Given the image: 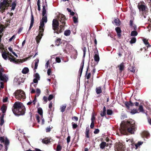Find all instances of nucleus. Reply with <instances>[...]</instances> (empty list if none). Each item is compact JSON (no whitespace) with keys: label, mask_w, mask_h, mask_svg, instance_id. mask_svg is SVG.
<instances>
[{"label":"nucleus","mask_w":151,"mask_h":151,"mask_svg":"<svg viewBox=\"0 0 151 151\" xmlns=\"http://www.w3.org/2000/svg\"><path fill=\"white\" fill-rule=\"evenodd\" d=\"M66 17L65 16L61 14L60 15L59 21L54 19L52 21V28L54 30V33L58 34L62 33L66 25L65 20Z\"/></svg>","instance_id":"f257e3e1"},{"label":"nucleus","mask_w":151,"mask_h":151,"mask_svg":"<svg viewBox=\"0 0 151 151\" xmlns=\"http://www.w3.org/2000/svg\"><path fill=\"white\" fill-rule=\"evenodd\" d=\"M120 131L122 134L127 135V132L133 134L136 128L134 121L130 120L128 121H124L120 124Z\"/></svg>","instance_id":"f03ea898"},{"label":"nucleus","mask_w":151,"mask_h":151,"mask_svg":"<svg viewBox=\"0 0 151 151\" xmlns=\"http://www.w3.org/2000/svg\"><path fill=\"white\" fill-rule=\"evenodd\" d=\"M12 110L15 115L19 116L24 115L26 110L25 106L22 103L17 101L14 103Z\"/></svg>","instance_id":"7ed1b4c3"},{"label":"nucleus","mask_w":151,"mask_h":151,"mask_svg":"<svg viewBox=\"0 0 151 151\" xmlns=\"http://www.w3.org/2000/svg\"><path fill=\"white\" fill-rule=\"evenodd\" d=\"M137 7L140 12H142V16H143L144 18L146 17L145 14V12L147 9V7L145 4L143 2H140L138 4Z\"/></svg>","instance_id":"20e7f679"},{"label":"nucleus","mask_w":151,"mask_h":151,"mask_svg":"<svg viewBox=\"0 0 151 151\" xmlns=\"http://www.w3.org/2000/svg\"><path fill=\"white\" fill-rule=\"evenodd\" d=\"M9 2L8 0H1L0 3V9L2 13L8 9L10 5Z\"/></svg>","instance_id":"39448f33"},{"label":"nucleus","mask_w":151,"mask_h":151,"mask_svg":"<svg viewBox=\"0 0 151 151\" xmlns=\"http://www.w3.org/2000/svg\"><path fill=\"white\" fill-rule=\"evenodd\" d=\"M15 96L16 99L19 100L21 99H24L26 98L25 93L24 91L21 90H17L14 92Z\"/></svg>","instance_id":"423d86ee"},{"label":"nucleus","mask_w":151,"mask_h":151,"mask_svg":"<svg viewBox=\"0 0 151 151\" xmlns=\"http://www.w3.org/2000/svg\"><path fill=\"white\" fill-rule=\"evenodd\" d=\"M115 148L117 151H125L126 147L124 144L119 143L116 144Z\"/></svg>","instance_id":"0eeeda50"},{"label":"nucleus","mask_w":151,"mask_h":151,"mask_svg":"<svg viewBox=\"0 0 151 151\" xmlns=\"http://www.w3.org/2000/svg\"><path fill=\"white\" fill-rule=\"evenodd\" d=\"M43 35V33H39L38 35L36 36L35 40L37 42V44L38 45L39 44V43Z\"/></svg>","instance_id":"6e6552de"},{"label":"nucleus","mask_w":151,"mask_h":151,"mask_svg":"<svg viewBox=\"0 0 151 151\" xmlns=\"http://www.w3.org/2000/svg\"><path fill=\"white\" fill-rule=\"evenodd\" d=\"M100 60L99 57L98 52L97 49L96 48L95 49V61L96 62L97 64Z\"/></svg>","instance_id":"1a4fd4ad"},{"label":"nucleus","mask_w":151,"mask_h":151,"mask_svg":"<svg viewBox=\"0 0 151 151\" xmlns=\"http://www.w3.org/2000/svg\"><path fill=\"white\" fill-rule=\"evenodd\" d=\"M94 112L93 111L92 113V117L91 118V123L90 125V127L91 129H93L94 127Z\"/></svg>","instance_id":"9d476101"},{"label":"nucleus","mask_w":151,"mask_h":151,"mask_svg":"<svg viewBox=\"0 0 151 151\" xmlns=\"http://www.w3.org/2000/svg\"><path fill=\"white\" fill-rule=\"evenodd\" d=\"M84 64V60H83L81 64V66L79 71V76L81 77L83 71V69Z\"/></svg>","instance_id":"9b49d317"},{"label":"nucleus","mask_w":151,"mask_h":151,"mask_svg":"<svg viewBox=\"0 0 151 151\" xmlns=\"http://www.w3.org/2000/svg\"><path fill=\"white\" fill-rule=\"evenodd\" d=\"M6 79H8L6 75L5 74H3V73H0V80L1 81H6Z\"/></svg>","instance_id":"f8f14e48"},{"label":"nucleus","mask_w":151,"mask_h":151,"mask_svg":"<svg viewBox=\"0 0 151 151\" xmlns=\"http://www.w3.org/2000/svg\"><path fill=\"white\" fill-rule=\"evenodd\" d=\"M90 129L89 126L86 127L85 132V137L87 138H89L90 137Z\"/></svg>","instance_id":"ddd939ff"},{"label":"nucleus","mask_w":151,"mask_h":151,"mask_svg":"<svg viewBox=\"0 0 151 151\" xmlns=\"http://www.w3.org/2000/svg\"><path fill=\"white\" fill-rule=\"evenodd\" d=\"M31 19L30 22V25L29 29V30H30L32 27L34 22V18L33 15L32 13L31 14Z\"/></svg>","instance_id":"4468645a"},{"label":"nucleus","mask_w":151,"mask_h":151,"mask_svg":"<svg viewBox=\"0 0 151 151\" xmlns=\"http://www.w3.org/2000/svg\"><path fill=\"white\" fill-rule=\"evenodd\" d=\"M115 30L117 33V35L119 37L121 36V30L119 27H117L115 28Z\"/></svg>","instance_id":"2eb2a0df"},{"label":"nucleus","mask_w":151,"mask_h":151,"mask_svg":"<svg viewBox=\"0 0 151 151\" xmlns=\"http://www.w3.org/2000/svg\"><path fill=\"white\" fill-rule=\"evenodd\" d=\"M61 40V38H58L55 41V45L57 46H59L62 43Z\"/></svg>","instance_id":"dca6fc26"},{"label":"nucleus","mask_w":151,"mask_h":151,"mask_svg":"<svg viewBox=\"0 0 151 151\" xmlns=\"http://www.w3.org/2000/svg\"><path fill=\"white\" fill-rule=\"evenodd\" d=\"M8 59L11 62H12L15 63H17L18 62V60H16L14 57H9Z\"/></svg>","instance_id":"f3484780"},{"label":"nucleus","mask_w":151,"mask_h":151,"mask_svg":"<svg viewBox=\"0 0 151 151\" xmlns=\"http://www.w3.org/2000/svg\"><path fill=\"white\" fill-rule=\"evenodd\" d=\"M96 93L97 94H99L102 92V87L99 86L97 87L96 89Z\"/></svg>","instance_id":"a211bd4d"},{"label":"nucleus","mask_w":151,"mask_h":151,"mask_svg":"<svg viewBox=\"0 0 151 151\" xmlns=\"http://www.w3.org/2000/svg\"><path fill=\"white\" fill-rule=\"evenodd\" d=\"M50 139L45 138L42 140V142L45 144H47L50 142Z\"/></svg>","instance_id":"6ab92c4d"},{"label":"nucleus","mask_w":151,"mask_h":151,"mask_svg":"<svg viewBox=\"0 0 151 151\" xmlns=\"http://www.w3.org/2000/svg\"><path fill=\"white\" fill-rule=\"evenodd\" d=\"M17 0H15L12 4V7L11 9V10H14L15 8L17 5Z\"/></svg>","instance_id":"aec40b11"},{"label":"nucleus","mask_w":151,"mask_h":151,"mask_svg":"<svg viewBox=\"0 0 151 151\" xmlns=\"http://www.w3.org/2000/svg\"><path fill=\"white\" fill-rule=\"evenodd\" d=\"M106 107L104 106L103 107V110L101 112V116H104L106 114Z\"/></svg>","instance_id":"412c9836"},{"label":"nucleus","mask_w":151,"mask_h":151,"mask_svg":"<svg viewBox=\"0 0 151 151\" xmlns=\"http://www.w3.org/2000/svg\"><path fill=\"white\" fill-rule=\"evenodd\" d=\"M2 56L3 58L5 60H7L8 59V58H9L7 56L6 52L4 51L3 52L2 54Z\"/></svg>","instance_id":"4be33fe9"},{"label":"nucleus","mask_w":151,"mask_h":151,"mask_svg":"<svg viewBox=\"0 0 151 151\" xmlns=\"http://www.w3.org/2000/svg\"><path fill=\"white\" fill-rule=\"evenodd\" d=\"M6 109L7 106L4 105H3L1 108V110L3 113H5Z\"/></svg>","instance_id":"5701e85b"},{"label":"nucleus","mask_w":151,"mask_h":151,"mask_svg":"<svg viewBox=\"0 0 151 151\" xmlns=\"http://www.w3.org/2000/svg\"><path fill=\"white\" fill-rule=\"evenodd\" d=\"M35 68H34V72H36V70L37 69V66H38V64L39 63V60L38 59H37L35 60Z\"/></svg>","instance_id":"b1692460"},{"label":"nucleus","mask_w":151,"mask_h":151,"mask_svg":"<svg viewBox=\"0 0 151 151\" xmlns=\"http://www.w3.org/2000/svg\"><path fill=\"white\" fill-rule=\"evenodd\" d=\"M37 112L42 117L43 116V111L41 107H39L38 109Z\"/></svg>","instance_id":"393cba45"},{"label":"nucleus","mask_w":151,"mask_h":151,"mask_svg":"<svg viewBox=\"0 0 151 151\" xmlns=\"http://www.w3.org/2000/svg\"><path fill=\"white\" fill-rule=\"evenodd\" d=\"M29 69L28 68H24L22 71V73L24 74H26L29 72Z\"/></svg>","instance_id":"a878e982"},{"label":"nucleus","mask_w":151,"mask_h":151,"mask_svg":"<svg viewBox=\"0 0 151 151\" xmlns=\"http://www.w3.org/2000/svg\"><path fill=\"white\" fill-rule=\"evenodd\" d=\"M41 20L40 21V22L43 23H46L47 22V17L46 16H43Z\"/></svg>","instance_id":"bb28decb"},{"label":"nucleus","mask_w":151,"mask_h":151,"mask_svg":"<svg viewBox=\"0 0 151 151\" xmlns=\"http://www.w3.org/2000/svg\"><path fill=\"white\" fill-rule=\"evenodd\" d=\"M142 135L147 138H148L150 136V134L147 132H144L142 133Z\"/></svg>","instance_id":"cd10ccee"},{"label":"nucleus","mask_w":151,"mask_h":151,"mask_svg":"<svg viewBox=\"0 0 151 151\" xmlns=\"http://www.w3.org/2000/svg\"><path fill=\"white\" fill-rule=\"evenodd\" d=\"M66 104H64L60 107V109L61 112H63L65 111V109L66 107Z\"/></svg>","instance_id":"c85d7f7f"},{"label":"nucleus","mask_w":151,"mask_h":151,"mask_svg":"<svg viewBox=\"0 0 151 151\" xmlns=\"http://www.w3.org/2000/svg\"><path fill=\"white\" fill-rule=\"evenodd\" d=\"M4 114L2 115L0 117V119L1 121V122L0 123V125L2 126L4 123Z\"/></svg>","instance_id":"c756f323"},{"label":"nucleus","mask_w":151,"mask_h":151,"mask_svg":"<svg viewBox=\"0 0 151 151\" xmlns=\"http://www.w3.org/2000/svg\"><path fill=\"white\" fill-rule=\"evenodd\" d=\"M62 148V147L58 143L57 146L56 151H61Z\"/></svg>","instance_id":"7c9ffc66"},{"label":"nucleus","mask_w":151,"mask_h":151,"mask_svg":"<svg viewBox=\"0 0 151 151\" xmlns=\"http://www.w3.org/2000/svg\"><path fill=\"white\" fill-rule=\"evenodd\" d=\"M71 33L70 31L69 30H66L64 32V34L66 36L69 35Z\"/></svg>","instance_id":"2f4dec72"},{"label":"nucleus","mask_w":151,"mask_h":151,"mask_svg":"<svg viewBox=\"0 0 151 151\" xmlns=\"http://www.w3.org/2000/svg\"><path fill=\"white\" fill-rule=\"evenodd\" d=\"M137 32L135 31H132L130 35L131 36H135L137 35Z\"/></svg>","instance_id":"473e14b6"},{"label":"nucleus","mask_w":151,"mask_h":151,"mask_svg":"<svg viewBox=\"0 0 151 151\" xmlns=\"http://www.w3.org/2000/svg\"><path fill=\"white\" fill-rule=\"evenodd\" d=\"M42 15V16H44L46 12V9L45 6H43Z\"/></svg>","instance_id":"72a5a7b5"},{"label":"nucleus","mask_w":151,"mask_h":151,"mask_svg":"<svg viewBox=\"0 0 151 151\" xmlns=\"http://www.w3.org/2000/svg\"><path fill=\"white\" fill-rule=\"evenodd\" d=\"M118 67L119 68V69L121 71H122L124 68V65L123 63H121L120 65H119Z\"/></svg>","instance_id":"f704fd0d"},{"label":"nucleus","mask_w":151,"mask_h":151,"mask_svg":"<svg viewBox=\"0 0 151 151\" xmlns=\"http://www.w3.org/2000/svg\"><path fill=\"white\" fill-rule=\"evenodd\" d=\"M106 143L104 142H102L100 145V147L101 148L104 149L105 146H106Z\"/></svg>","instance_id":"c9c22d12"},{"label":"nucleus","mask_w":151,"mask_h":151,"mask_svg":"<svg viewBox=\"0 0 151 151\" xmlns=\"http://www.w3.org/2000/svg\"><path fill=\"white\" fill-rule=\"evenodd\" d=\"M73 20L75 23H77L78 22V17L77 16H74L73 17Z\"/></svg>","instance_id":"e433bc0d"},{"label":"nucleus","mask_w":151,"mask_h":151,"mask_svg":"<svg viewBox=\"0 0 151 151\" xmlns=\"http://www.w3.org/2000/svg\"><path fill=\"white\" fill-rule=\"evenodd\" d=\"M131 38V40L130 42L131 44H133L136 42V39L135 37H132Z\"/></svg>","instance_id":"4c0bfd02"},{"label":"nucleus","mask_w":151,"mask_h":151,"mask_svg":"<svg viewBox=\"0 0 151 151\" xmlns=\"http://www.w3.org/2000/svg\"><path fill=\"white\" fill-rule=\"evenodd\" d=\"M113 113V112L112 110L111 109H108L107 110L106 114H107L109 115H111Z\"/></svg>","instance_id":"58836bf2"},{"label":"nucleus","mask_w":151,"mask_h":151,"mask_svg":"<svg viewBox=\"0 0 151 151\" xmlns=\"http://www.w3.org/2000/svg\"><path fill=\"white\" fill-rule=\"evenodd\" d=\"M133 21L132 20H130L129 22V25L131 27H134V30H136L137 28V27L135 25L133 26Z\"/></svg>","instance_id":"ea45409f"},{"label":"nucleus","mask_w":151,"mask_h":151,"mask_svg":"<svg viewBox=\"0 0 151 151\" xmlns=\"http://www.w3.org/2000/svg\"><path fill=\"white\" fill-rule=\"evenodd\" d=\"M137 113H138V111L136 109H132L130 111V113L132 114H134Z\"/></svg>","instance_id":"a19ab883"},{"label":"nucleus","mask_w":151,"mask_h":151,"mask_svg":"<svg viewBox=\"0 0 151 151\" xmlns=\"http://www.w3.org/2000/svg\"><path fill=\"white\" fill-rule=\"evenodd\" d=\"M143 42L146 45H147V46L148 47L149 46H150V45L149 44V42H148V40L146 39H144L143 40Z\"/></svg>","instance_id":"79ce46f5"},{"label":"nucleus","mask_w":151,"mask_h":151,"mask_svg":"<svg viewBox=\"0 0 151 151\" xmlns=\"http://www.w3.org/2000/svg\"><path fill=\"white\" fill-rule=\"evenodd\" d=\"M114 22L116 25H119L120 21L119 19H115L114 20Z\"/></svg>","instance_id":"37998d69"},{"label":"nucleus","mask_w":151,"mask_h":151,"mask_svg":"<svg viewBox=\"0 0 151 151\" xmlns=\"http://www.w3.org/2000/svg\"><path fill=\"white\" fill-rule=\"evenodd\" d=\"M130 102H126L125 103V104L127 108L128 109H130Z\"/></svg>","instance_id":"c03bdc74"},{"label":"nucleus","mask_w":151,"mask_h":151,"mask_svg":"<svg viewBox=\"0 0 151 151\" xmlns=\"http://www.w3.org/2000/svg\"><path fill=\"white\" fill-rule=\"evenodd\" d=\"M129 69L130 71L134 73L135 71V69L134 67L133 66H130L129 67Z\"/></svg>","instance_id":"a18cd8bd"},{"label":"nucleus","mask_w":151,"mask_h":151,"mask_svg":"<svg viewBox=\"0 0 151 151\" xmlns=\"http://www.w3.org/2000/svg\"><path fill=\"white\" fill-rule=\"evenodd\" d=\"M72 125L73 129H75L78 127V125L73 122L72 123Z\"/></svg>","instance_id":"49530a36"},{"label":"nucleus","mask_w":151,"mask_h":151,"mask_svg":"<svg viewBox=\"0 0 151 151\" xmlns=\"http://www.w3.org/2000/svg\"><path fill=\"white\" fill-rule=\"evenodd\" d=\"M41 93V91L38 88H37L36 89V94L35 96H38L40 95Z\"/></svg>","instance_id":"de8ad7c7"},{"label":"nucleus","mask_w":151,"mask_h":151,"mask_svg":"<svg viewBox=\"0 0 151 151\" xmlns=\"http://www.w3.org/2000/svg\"><path fill=\"white\" fill-rule=\"evenodd\" d=\"M44 28L39 27V33H43L44 31Z\"/></svg>","instance_id":"09e8293b"},{"label":"nucleus","mask_w":151,"mask_h":151,"mask_svg":"<svg viewBox=\"0 0 151 151\" xmlns=\"http://www.w3.org/2000/svg\"><path fill=\"white\" fill-rule=\"evenodd\" d=\"M52 128V127H50V126L47 127L46 129V132H49L51 131V129Z\"/></svg>","instance_id":"8fccbe9b"},{"label":"nucleus","mask_w":151,"mask_h":151,"mask_svg":"<svg viewBox=\"0 0 151 151\" xmlns=\"http://www.w3.org/2000/svg\"><path fill=\"white\" fill-rule=\"evenodd\" d=\"M34 76L35 78L39 80H40V76L37 73L35 74L34 75Z\"/></svg>","instance_id":"3c124183"},{"label":"nucleus","mask_w":151,"mask_h":151,"mask_svg":"<svg viewBox=\"0 0 151 151\" xmlns=\"http://www.w3.org/2000/svg\"><path fill=\"white\" fill-rule=\"evenodd\" d=\"M87 72H88V70L86 71V76H86V78L87 79H89L91 76V73H89L88 74H87Z\"/></svg>","instance_id":"603ef678"},{"label":"nucleus","mask_w":151,"mask_h":151,"mask_svg":"<svg viewBox=\"0 0 151 151\" xmlns=\"http://www.w3.org/2000/svg\"><path fill=\"white\" fill-rule=\"evenodd\" d=\"M4 72V69L1 66V63H0V73H3Z\"/></svg>","instance_id":"864d4df0"},{"label":"nucleus","mask_w":151,"mask_h":151,"mask_svg":"<svg viewBox=\"0 0 151 151\" xmlns=\"http://www.w3.org/2000/svg\"><path fill=\"white\" fill-rule=\"evenodd\" d=\"M5 28V27H4L3 25H1L0 26V34H1L2 31L4 30V29Z\"/></svg>","instance_id":"5fc2aeb1"},{"label":"nucleus","mask_w":151,"mask_h":151,"mask_svg":"<svg viewBox=\"0 0 151 151\" xmlns=\"http://www.w3.org/2000/svg\"><path fill=\"white\" fill-rule=\"evenodd\" d=\"M4 144L5 145H8L9 143V140L8 139H6L5 141H4Z\"/></svg>","instance_id":"6e6d98bb"},{"label":"nucleus","mask_w":151,"mask_h":151,"mask_svg":"<svg viewBox=\"0 0 151 151\" xmlns=\"http://www.w3.org/2000/svg\"><path fill=\"white\" fill-rule=\"evenodd\" d=\"M54 96L52 94H50V95L48 98V101H50L53 98Z\"/></svg>","instance_id":"4d7b16f0"},{"label":"nucleus","mask_w":151,"mask_h":151,"mask_svg":"<svg viewBox=\"0 0 151 151\" xmlns=\"http://www.w3.org/2000/svg\"><path fill=\"white\" fill-rule=\"evenodd\" d=\"M138 109L140 112H143L144 111L143 107L142 105L139 106Z\"/></svg>","instance_id":"13d9d810"},{"label":"nucleus","mask_w":151,"mask_h":151,"mask_svg":"<svg viewBox=\"0 0 151 151\" xmlns=\"http://www.w3.org/2000/svg\"><path fill=\"white\" fill-rule=\"evenodd\" d=\"M30 90H31V93L32 94L34 93H35V90L32 87H31L30 88Z\"/></svg>","instance_id":"bf43d9fd"},{"label":"nucleus","mask_w":151,"mask_h":151,"mask_svg":"<svg viewBox=\"0 0 151 151\" xmlns=\"http://www.w3.org/2000/svg\"><path fill=\"white\" fill-rule=\"evenodd\" d=\"M48 99V98L47 97L45 96H44L43 98V100H44V101L45 102V103H46L47 102V100Z\"/></svg>","instance_id":"052dcab7"},{"label":"nucleus","mask_w":151,"mask_h":151,"mask_svg":"<svg viewBox=\"0 0 151 151\" xmlns=\"http://www.w3.org/2000/svg\"><path fill=\"white\" fill-rule=\"evenodd\" d=\"M40 26H39V27H42V28H44L45 27V24L44 23L40 22Z\"/></svg>","instance_id":"680f3d73"},{"label":"nucleus","mask_w":151,"mask_h":151,"mask_svg":"<svg viewBox=\"0 0 151 151\" xmlns=\"http://www.w3.org/2000/svg\"><path fill=\"white\" fill-rule=\"evenodd\" d=\"M55 60L58 63H60L61 62V60L59 57H56L55 59Z\"/></svg>","instance_id":"e2e57ef3"},{"label":"nucleus","mask_w":151,"mask_h":151,"mask_svg":"<svg viewBox=\"0 0 151 151\" xmlns=\"http://www.w3.org/2000/svg\"><path fill=\"white\" fill-rule=\"evenodd\" d=\"M15 38V36L14 35H13L12 37H11L9 40V42H11Z\"/></svg>","instance_id":"0e129e2a"},{"label":"nucleus","mask_w":151,"mask_h":151,"mask_svg":"<svg viewBox=\"0 0 151 151\" xmlns=\"http://www.w3.org/2000/svg\"><path fill=\"white\" fill-rule=\"evenodd\" d=\"M51 70L50 69H49L47 70V74L48 76H50L51 75Z\"/></svg>","instance_id":"69168bd1"},{"label":"nucleus","mask_w":151,"mask_h":151,"mask_svg":"<svg viewBox=\"0 0 151 151\" xmlns=\"http://www.w3.org/2000/svg\"><path fill=\"white\" fill-rule=\"evenodd\" d=\"M0 141H1V143H4V139L3 137H0Z\"/></svg>","instance_id":"338daca9"},{"label":"nucleus","mask_w":151,"mask_h":151,"mask_svg":"<svg viewBox=\"0 0 151 151\" xmlns=\"http://www.w3.org/2000/svg\"><path fill=\"white\" fill-rule=\"evenodd\" d=\"M142 142H139L137 144L135 145V146L136 147V148H137L138 147L142 145Z\"/></svg>","instance_id":"774afa93"}]
</instances>
